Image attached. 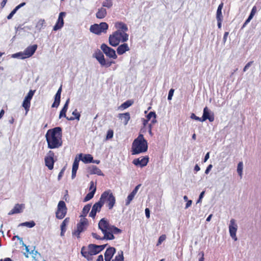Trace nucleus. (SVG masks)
Returning a JSON list of instances; mask_svg holds the SVG:
<instances>
[{"label": "nucleus", "mask_w": 261, "mask_h": 261, "mask_svg": "<svg viewBox=\"0 0 261 261\" xmlns=\"http://www.w3.org/2000/svg\"><path fill=\"white\" fill-rule=\"evenodd\" d=\"M115 27L117 30L110 35L109 38V43L112 46H116L120 42H125L128 39V34L126 33L128 30L126 24L117 22L115 23Z\"/></svg>", "instance_id": "nucleus-1"}, {"label": "nucleus", "mask_w": 261, "mask_h": 261, "mask_svg": "<svg viewBox=\"0 0 261 261\" xmlns=\"http://www.w3.org/2000/svg\"><path fill=\"white\" fill-rule=\"evenodd\" d=\"M62 129L60 127H56L47 131L45 138L47 147L49 149L59 148L62 145Z\"/></svg>", "instance_id": "nucleus-2"}, {"label": "nucleus", "mask_w": 261, "mask_h": 261, "mask_svg": "<svg viewBox=\"0 0 261 261\" xmlns=\"http://www.w3.org/2000/svg\"><path fill=\"white\" fill-rule=\"evenodd\" d=\"M147 142L144 138L143 135L140 134L132 143L131 148L132 154L135 155L144 153L147 151Z\"/></svg>", "instance_id": "nucleus-3"}, {"label": "nucleus", "mask_w": 261, "mask_h": 261, "mask_svg": "<svg viewBox=\"0 0 261 261\" xmlns=\"http://www.w3.org/2000/svg\"><path fill=\"white\" fill-rule=\"evenodd\" d=\"M99 199L103 205L106 203L109 210H112L116 203L115 197L110 190L103 192Z\"/></svg>", "instance_id": "nucleus-4"}, {"label": "nucleus", "mask_w": 261, "mask_h": 261, "mask_svg": "<svg viewBox=\"0 0 261 261\" xmlns=\"http://www.w3.org/2000/svg\"><path fill=\"white\" fill-rule=\"evenodd\" d=\"M111 226V225L105 218L101 219L98 223V228L103 233V238H106V240H112L115 238L114 235L111 233H108Z\"/></svg>", "instance_id": "nucleus-5"}, {"label": "nucleus", "mask_w": 261, "mask_h": 261, "mask_svg": "<svg viewBox=\"0 0 261 261\" xmlns=\"http://www.w3.org/2000/svg\"><path fill=\"white\" fill-rule=\"evenodd\" d=\"M37 48V45L34 44L28 46L23 53L19 52L14 54L12 55L13 58H18L21 59L29 58L31 57L36 51Z\"/></svg>", "instance_id": "nucleus-6"}, {"label": "nucleus", "mask_w": 261, "mask_h": 261, "mask_svg": "<svg viewBox=\"0 0 261 261\" xmlns=\"http://www.w3.org/2000/svg\"><path fill=\"white\" fill-rule=\"evenodd\" d=\"M108 27V24L106 22H101L100 24L95 23L91 25L90 30L95 34L100 35L101 33H106Z\"/></svg>", "instance_id": "nucleus-7"}, {"label": "nucleus", "mask_w": 261, "mask_h": 261, "mask_svg": "<svg viewBox=\"0 0 261 261\" xmlns=\"http://www.w3.org/2000/svg\"><path fill=\"white\" fill-rule=\"evenodd\" d=\"M67 212V207L64 201L61 200L59 202L57 211L56 212V217L58 219H63Z\"/></svg>", "instance_id": "nucleus-8"}, {"label": "nucleus", "mask_w": 261, "mask_h": 261, "mask_svg": "<svg viewBox=\"0 0 261 261\" xmlns=\"http://www.w3.org/2000/svg\"><path fill=\"white\" fill-rule=\"evenodd\" d=\"M88 225V220L85 218L81 219L80 222L77 224L76 229L72 232V234L76 236L77 238H80L81 233L86 229Z\"/></svg>", "instance_id": "nucleus-9"}, {"label": "nucleus", "mask_w": 261, "mask_h": 261, "mask_svg": "<svg viewBox=\"0 0 261 261\" xmlns=\"http://www.w3.org/2000/svg\"><path fill=\"white\" fill-rule=\"evenodd\" d=\"M100 48L107 57L114 59H116L117 58L115 50L108 46L107 44L105 43L102 44Z\"/></svg>", "instance_id": "nucleus-10"}, {"label": "nucleus", "mask_w": 261, "mask_h": 261, "mask_svg": "<svg viewBox=\"0 0 261 261\" xmlns=\"http://www.w3.org/2000/svg\"><path fill=\"white\" fill-rule=\"evenodd\" d=\"M54 152L51 150H49L47 153V155L45 158V166H47L49 170H52L54 168L55 162L54 160Z\"/></svg>", "instance_id": "nucleus-11"}, {"label": "nucleus", "mask_w": 261, "mask_h": 261, "mask_svg": "<svg viewBox=\"0 0 261 261\" xmlns=\"http://www.w3.org/2000/svg\"><path fill=\"white\" fill-rule=\"evenodd\" d=\"M149 162L148 156H143L137 159H135L133 161V163L136 166H139L141 167L146 166Z\"/></svg>", "instance_id": "nucleus-12"}, {"label": "nucleus", "mask_w": 261, "mask_h": 261, "mask_svg": "<svg viewBox=\"0 0 261 261\" xmlns=\"http://www.w3.org/2000/svg\"><path fill=\"white\" fill-rule=\"evenodd\" d=\"M102 206L103 204L99 199L98 202H96L93 205L91 211L89 214V216L93 218V219L95 218L96 213L97 212H99L101 211Z\"/></svg>", "instance_id": "nucleus-13"}, {"label": "nucleus", "mask_w": 261, "mask_h": 261, "mask_svg": "<svg viewBox=\"0 0 261 261\" xmlns=\"http://www.w3.org/2000/svg\"><path fill=\"white\" fill-rule=\"evenodd\" d=\"M237 230V225L235 222V220L232 219L230 221L229 226V231L230 236L236 241L237 240L236 237V232Z\"/></svg>", "instance_id": "nucleus-14"}, {"label": "nucleus", "mask_w": 261, "mask_h": 261, "mask_svg": "<svg viewBox=\"0 0 261 261\" xmlns=\"http://www.w3.org/2000/svg\"><path fill=\"white\" fill-rule=\"evenodd\" d=\"M65 15L66 13L64 12H62L60 13L57 21L56 22L55 25L54 27V31H57L63 27L64 25L63 18L65 16Z\"/></svg>", "instance_id": "nucleus-15"}, {"label": "nucleus", "mask_w": 261, "mask_h": 261, "mask_svg": "<svg viewBox=\"0 0 261 261\" xmlns=\"http://www.w3.org/2000/svg\"><path fill=\"white\" fill-rule=\"evenodd\" d=\"M202 122L208 119L210 122H213L214 120V116L213 113L210 115V111L207 107H205L203 109V113L201 117Z\"/></svg>", "instance_id": "nucleus-16"}, {"label": "nucleus", "mask_w": 261, "mask_h": 261, "mask_svg": "<svg viewBox=\"0 0 261 261\" xmlns=\"http://www.w3.org/2000/svg\"><path fill=\"white\" fill-rule=\"evenodd\" d=\"M25 207V204L23 203L21 204H16L14 207L8 213L9 215H12L15 214H19L22 212L23 210Z\"/></svg>", "instance_id": "nucleus-17"}, {"label": "nucleus", "mask_w": 261, "mask_h": 261, "mask_svg": "<svg viewBox=\"0 0 261 261\" xmlns=\"http://www.w3.org/2000/svg\"><path fill=\"white\" fill-rule=\"evenodd\" d=\"M81 254L88 261H92L93 259V254L91 252L90 250H89L88 247H86L83 246L81 249Z\"/></svg>", "instance_id": "nucleus-18"}, {"label": "nucleus", "mask_w": 261, "mask_h": 261, "mask_svg": "<svg viewBox=\"0 0 261 261\" xmlns=\"http://www.w3.org/2000/svg\"><path fill=\"white\" fill-rule=\"evenodd\" d=\"M115 252L116 249L114 247H110L107 248L104 254L105 261H111Z\"/></svg>", "instance_id": "nucleus-19"}, {"label": "nucleus", "mask_w": 261, "mask_h": 261, "mask_svg": "<svg viewBox=\"0 0 261 261\" xmlns=\"http://www.w3.org/2000/svg\"><path fill=\"white\" fill-rule=\"evenodd\" d=\"M61 92H62V86H61L60 87V88L58 90V91L55 96L54 102L51 106L52 108H58L59 107L60 103Z\"/></svg>", "instance_id": "nucleus-20"}, {"label": "nucleus", "mask_w": 261, "mask_h": 261, "mask_svg": "<svg viewBox=\"0 0 261 261\" xmlns=\"http://www.w3.org/2000/svg\"><path fill=\"white\" fill-rule=\"evenodd\" d=\"M61 92H62V86H61L60 87V88L58 90V91L55 96L54 102L51 106L52 108H58L59 107L60 103Z\"/></svg>", "instance_id": "nucleus-21"}, {"label": "nucleus", "mask_w": 261, "mask_h": 261, "mask_svg": "<svg viewBox=\"0 0 261 261\" xmlns=\"http://www.w3.org/2000/svg\"><path fill=\"white\" fill-rule=\"evenodd\" d=\"M129 50V47L127 44L123 43L119 45L117 48V52L119 55H123L126 51Z\"/></svg>", "instance_id": "nucleus-22"}, {"label": "nucleus", "mask_w": 261, "mask_h": 261, "mask_svg": "<svg viewBox=\"0 0 261 261\" xmlns=\"http://www.w3.org/2000/svg\"><path fill=\"white\" fill-rule=\"evenodd\" d=\"M80 160L78 159L77 158H75L73 165H72V174H71V177L72 179L74 178L76 176V171L79 168V164Z\"/></svg>", "instance_id": "nucleus-23"}, {"label": "nucleus", "mask_w": 261, "mask_h": 261, "mask_svg": "<svg viewBox=\"0 0 261 261\" xmlns=\"http://www.w3.org/2000/svg\"><path fill=\"white\" fill-rule=\"evenodd\" d=\"M83 154L81 153L79 154L80 159L79 160H81L85 163H93L94 162L93 161V158L91 154H85L84 156L82 158Z\"/></svg>", "instance_id": "nucleus-24"}, {"label": "nucleus", "mask_w": 261, "mask_h": 261, "mask_svg": "<svg viewBox=\"0 0 261 261\" xmlns=\"http://www.w3.org/2000/svg\"><path fill=\"white\" fill-rule=\"evenodd\" d=\"M94 57L100 64H105V59L104 55L99 50L95 52Z\"/></svg>", "instance_id": "nucleus-25"}, {"label": "nucleus", "mask_w": 261, "mask_h": 261, "mask_svg": "<svg viewBox=\"0 0 261 261\" xmlns=\"http://www.w3.org/2000/svg\"><path fill=\"white\" fill-rule=\"evenodd\" d=\"M70 218L69 217L66 218L61 224V236L62 237L64 236L65 232L66 230V225L69 223Z\"/></svg>", "instance_id": "nucleus-26"}, {"label": "nucleus", "mask_w": 261, "mask_h": 261, "mask_svg": "<svg viewBox=\"0 0 261 261\" xmlns=\"http://www.w3.org/2000/svg\"><path fill=\"white\" fill-rule=\"evenodd\" d=\"M69 98H68L65 103L64 104V106L63 107V108L62 109V110H61L60 111V115H59V118H61L62 117H65L66 118V113L67 111V109H68V104H69Z\"/></svg>", "instance_id": "nucleus-27"}, {"label": "nucleus", "mask_w": 261, "mask_h": 261, "mask_svg": "<svg viewBox=\"0 0 261 261\" xmlns=\"http://www.w3.org/2000/svg\"><path fill=\"white\" fill-rule=\"evenodd\" d=\"M107 15V11L106 9L101 7L98 10L96 14V16L97 18L102 19L105 17Z\"/></svg>", "instance_id": "nucleus-28"}, {"label": "nucleus", "mask_w": 261, "mask_h": 261, "mask_svg": "<svg viewBox=\"0 0 261 261\" xmlns=\"http://www.w3.org/2000/svg\"><path fill=\"white\" fill-rule=\"evenodd\" d=\"M119 118L122 120L124 119V124L126 125L128 123V121L130 119V115L128 112H126L123 114H119L118 116Z\"/></svg>", "instance_id": "nucleus-29"}, {"label": "nucleus", "mask_w": 261, "mask_h": 261, "mask_svg": "<svg viewBox=\"0 0 261 261\" xmlns=\"http://www.w3.org/2000/svg\"><path fill=\"white\" fill-rule=\"evenodd\" d=\"M25 4V3H22L17 6H16L12 11L7 16V19H10L12 18L13 16L16 13L17 11L22 6H24Z\"/></svg>", "instance_id": "nucleus-30"}, {"label": "nucleus", "mask_w": 261, "mask_h": 261, "mask_svg": "<svg viewBox=\"0 0 261 261\" xmlns=\"http://www.w3.org/2000/svg\"><path fill=\"white\" fill-rule=\"evenodd\" d=\"M72 114L74 116L73 117H70V118L66 117V119L68 120H73L74 119H77V120H80L81 114L78 112L77 109H75Z\"/></svg>", "instance_id": "nucleus-31"}, {"label": "nucleus", "mask_w": 261, "mask_h": 261, "mask_svg": "<svg viewBox=\"0 0 261 261\" xmlns=\"http://www.w3.org/2000/svg\"><path fill=\"white\" fill-rule=\"evenodd\" d=\"M121 232H122V230L116 227V226H115L114 225L111 226L109 231H108V233H111V234L113 235V234H119V233H121Z\"/></svg>", "instance_id": "nucleus-32"}, {"label": "nucleus", "mask_w": 261, "mask_h": 261, "mask_svg": "<svg viewBox=\"0 0 261 261\" xmlns=\"http://www.w3.org/2000/svg\"><path fill=\"white\" fill-rule=\"evenodd\" d=\"M146 117L148 120H150L151 118H152L151 120V124H154L156 122V114L154 112H150L146 116Z\"/></svg>", "instance_id": "nucleus-33"}, {"label": "nucleus", "mask_w": 261, "mask_h": 261, "mask_svg": "<svg viewBox=\"0 0 261 261\" xmlns=\"http://www.w3.org/2000/svg\"><path fill=\"white\" fill-rule=\"evenodd\" d=\"M133 103V101L130 100H128L123 102L119 107V109L124 110L131 106Z\"/></svg>", "instance_id": "nucleus-34"}, {"label": "nucleus", "mask_w": 261, "mask_h": 261, "mask_svg": "<svg viewBox=\"0 0 261 261\" xmlns=\"http://www.w3.org/2000/svg\"><path fill=\"white\" fill-rule=\"evenodd\" d=\"M22 106L25 109V114L27 115L30 110V108L31 107V102L24 99L23 102H22Z\"/></svg>", "instance_id": "nucleus-35"}, {"label": "nucleus", "mask_w": 261, "mask_h": 261, "mask_svg": "<svg viewBox=\"0 0 261 261\" xmlns=\"http://www.w3.org/2000/svg\"><path fill=\"white\" fill-rule=\"evenodd\" d=\"M95 193V189H93V190H92L86 195V196L85 197L84 199V201L86 202L91 199L93 197Z\"/></svg>", "instance_id": "nucleus-36"}, {"label": "nucleus", "mask_w": 261, "mask_h": 261, "mask_svg": "<svg viewBox=\"0 0 261 261\" xmlns=\"http://www.w3.org/2000/svg\"><path fill=\"white\" fill-rule=\"evenodd\" d=\"M124 257L123 251H120L118 252V254L115 256L114 259L112 260V261H123Z\"/></svg>", "instance_id": "nucleus-37"}, {"label": "nucleus", "mask_w": 261, "mask_h": 261, "mask_svg": "<svg viewBox=\"0 0 261 261\" xmlns=\"http://www.w3.org/2000/svg\"><path fill=\"white\" fill-rule=\"evenodd\" d=\"M91 205L90 204H88L84 206V208L82 210V216L85 217L87 216L88 213H89L90 208H91Z\"/></svg>", "instance_id": "nucleus-38"}, {"label": "nucleus", "mask_w": 261, "mask_h": 261, "mask_svg": "<svg viewBox=\"0 0 261 261\" xmlns=\"http://www.w3.org/2000/svg\"><path fill=\"white\" fill-rule=\"evenodd\" d=\"M95 244H89L88 247L89 250H90L91 252L93 255H96L98 253V251L96 250V248L95 247Z\"/></svg>", "instance_id": "nucleus-39"}, {"label": "nucleus", "mask_w": 261, "mask_h": 261, "mask_svg": "<svg viewBox=\"0 0 261 261\" xmlns=\"http://www.w3.org/2000/svg\"><path fill=\"white\" fill-rule=\"evenodd\" d=\"M243 164L242 162H240L238 164L237 172L240 175V177L242 178L243 174Z\"/></svg>", "instance_id": "nucleus-40"}, {"label": "nucleus", "mask_w": 261, "mask_h": 261, "mask_svg": "<svg viewBox=\"0 0 261 261\" xmlns=\"http://www.w3.org/2000/svg\"><path fill=\"white\" fill-rule=\"evenodd\" d=\"M35 92V90H30L27 95L25 97L24 99L31 102Z\"/></svg>", "instance_id": "nucleus-41"}, {"label": "nucleus", "mask_w": 261, "mask_h": 261, "mask_svg": "<svg viewBox=\"0 0 261 261\" xmlns=\"http://www.w3.org/2000/svg\"><path fill=\"white\" fill-rule=\"evenodd\" d=\"M21 226H26L29 228H32L35 225V223L33 221H31L30 222H25L20 224Z\"/></svg>", "instance_id": "nucleus-42"}, {"label": "nucleus", "mask_w": 261, "mask_h": 261, "mask_svg": "<svg viewBox=\"0 0 261 261\" xmlns=\"http://www.w3.org/2000/svg\"><path fill=\"white\" fill-rule=\"evenodd\" d=\"M135 196V195H134L132 193H130L128 195V196H127V199L126 200V201H125V205H128L130 204V203L132 201V200L134 199Z\"/></svg>", "instance_id": "nucleus-43"}, {"label": "nucleus", "mask_w": 261, "mask_h": 261, "mask_svg": "<svg viewBox=\"0 0 261 261\" xmlns=\"http://www.w3.org/2000/svg\"><path fill=\"white\" fill-rule=\"evenodd\" d=\"M92 173L93 174H96L99 175L102 174L101 170L96 166H94L93 167Z\"/></svg>", "instance_id": "nucleus-44"}, {"label": "nucleus", "mask_w": 261, "mask_h": 261, "mask_svg": "<svg viewBox=\"0 0 261 261\" xmlns=\"http://www.w3.org/2000/svg\"><path fill=\"white\" fill-rule=\"evenodd\" d=\"M166 236L165 234H162V236H161L159 238L156 245L159 246L160 244H161L162 243L166 240Z\"/></svg>", "instance_id": "nucleus-45"}, {"label": "nucleus", "mask_w": 261, "mask_h": 261, "mask_svg": "<svg viewBox=\"0 0 261 261\" xmlns=\"http://www.w3.org/2000/svg\"><path fill=\"white\" fill-rule=\"evenodd\" d=\"M114 132L112 129H109L107 132L106 139L109 140L112 139L113 137Z\"/></svg>", "instance_id": "nucleus-46"}, {"label": "nucleus", "mask_w": 261, "mask_h": 261, "mask_svg": "<svg viewBox=\"0 0 261 261\" xmlns=\"http://www.w3.org/2000/svg\"><path fill=\"white\" fill-rule=\"evenodd\" d=\"M256 11H257L256 7V6H254V7L252 8V10H251V13H250V15H249V17H248V18H249V19H252V18H253V17L254 16V15H255V14L256 13Z\"/></svg>", "instance_id": "nucleus-47"}, {"label": "nucleus", "mask_w": 261, "mask_h": 261, "mask_svg": "<svg viewBox=\"0 0 261 261\" xmlns=\"http://www.w3.org/2000/svg\"><path fill=\"white\" fill-rule=\"evenodd\" d=\"M107 244L102 245H95V247L96 248V250L98 251V253L103 250L105 247L107 246Z\"/></svg>", "instance_id": "nucleus-48"}, {"label": "nucleus", "mask_w": 261, "mask_h": 261, "mask_svg": "<svg viewBox=\"0 0 261 261\" xmlns=\"http://www.w3.org/2000/svg\"><path fill=\"white\" fill-rule=\"evenodd\" d=\"M113 5V4H112V1H106V2H104L103 4H102V6L103 7H107V8H110L111 6H112Z\"/></svg>", "instance_id": "nucleus-49"}, {"label": "nucleus", "mask_w": 261, "mask_h": 261, "mask_svg": "<svg viewBox=\"0 0 261 261\" xmlns=\"http://www.w3.org/2000/svg\"><path fill=\"white\" fill-rule=\"evenodd\" d=\"M216 18L217 19H223L222 11L217 10Z\"/></svg>", "instance_id": "nucleus-50"}, {"label": "nucleus", "mask_w": 261, "mask_h": 261, "mask_svg": "<svg viewBox=\"0 0 261 261\" xmlns=\"http://www.w3.org/2000/svg\"><path fill=\"white\" fill-rule=\"evenodd\" d=\"M92 237L95 238V239H97V240H105L106 239V238H103V237H100L98 234H97L96 233H94L93 232L92 233Z\"/></svg>", "instance_id": "nucleus-51"}, {"label": "nucleus", "mask_w": 261, "mask_h": 261, "mask_svg": "<svg viewBox=\"0 0 261 261\" xmlns=\"http://www.w3.org/2000/svg\"><path fill=\"white\" fill-rule=\"evenodd\" d=\"M190 118L191 119H194V120H198V121L202 122V120H201L202 118H200V117L196 116L194 113H192L191 114Z\"/></svg>", "instance_id": "nucleus-52"}, {"label": "nucleus", "mask_w": 261, "mask_h": 261, "mask_svg": "<svg viewBox=\"0 0 261 261\" xmlns=\"http://www.w3.org/2000/svg\"><path fill=\"white\" fill-rule=\"evenodd\" d=\"M115 63V62L114 61H106L105 60V64H101V66H105L107 67H109L112 65V64Z\"/></svg>", "instance_id": "nucleus-53"}, {"label": "nucleus", "mask_w": 261, "mask_h": 261, "mask_svg": "<svg viewBox=\"0 0 261 261\" xmlns=\"http://www.w3.org/2000/svg\"><path fill=\"white\" fill-rule=\"evenodd\" d=\"M174 90L173 89H171L169 90V93H168V100H171L172 99L173 95V93H174Z\"/></svg>", "instance_id": "nucleus-54"}, {"label": "nucleus", "mask_w": 261, "mask_h": 261, "mask_svg": "<svg viewBox=\"0 0 261 261\" xmlns=\"http://www.w3.org/2000/svg\"><path fill=\"white\" fill-rule=\"evenodd\" d=\"M253 61H250L243 68V71L245 72L249 67L251 66V65L253 63Z\"/></svg>", "instance_id": "nucleus-55"}, {"label": "nucleus", "mask_w": 261, "mask_h": 261, "mask_svg": "<svg viewBox=\"0 0 261 261\" xmlns=\"http://www.w3.org/2000/svg\"><path fill=\"white\" fill-rule=\"evenodd\" d=\"M95 189V191L96 190V187L95 185L94 182L93 181H91L90 182V186L89 188V190L91 191L92 190H93V189Z\"/></svg>", "instance_id": "nucleus-56"}, {"label": "nucleus", "mask_w": 261, "mask_h": 261, "mask_svg": "<svg viewBox=\"0 0 261 261\" xmlns=\"http://www.w3.org/2000/svg\"><path fill=\"white\" fill-rule=\"evenodd\" d=\"M140 186V185H138V186H137L131 193L135 195L137 194Z\"/></svg>", "instance_id": "nucleus-57"}, {"label": "nucleus", "mask_w": 261, "mask_h": 261, "mask_svg": "<svg viewBox=\"0 0 261 261\" xmlns=\"http://www.w3.org/2000/svg\"><path fill=\"white\" fill-rule=\"evenodd\" d=\"M228 34H229V32H226L224 33L223 38V41L224 43H225L226 42Z\"/></svg>", "instance_id": "nucleus-58"}, {"label": "nucleus", "mask_w": 261, "mask_h": 261, "mask_svg": "<svg viewBox=\"0 0 261 261\" xmlns=\"http://www.w3.org/2000/svg\"><path fill=\"white\" fill-rule=\"evenodd\" d=\"M45 23V21L43 19H40L38 21L36 26H40L42 27Z\"/></svg>", "instance_id": "nucleus-59"}, {"label": "nucleus", "mask_w": 261, "mask_h": 261, "mask_svg": "<svg viewBox=\"0 0 261 261\" xmlns=\"http://www.w3.org/2000/svg\"><path fill=\"white\" fill-rule=\"evenodd\" d=\"M212 167H213L212 165H211V164L209 165L205 171V173L208 174L209 173L210 171L211 170Z\"/></svg>", "instance_id": "nucleus-60"}, {"label": "nucleus", "mask_w": 261, "mask_h": 261, "mask_svg": "<svg viewBox=\"0 0 261 261\" xmlns=\"http://www.w3.org/2000/svg\"><path fill=\"white\" fill-rule=\"evenodd\" d=\"M145 212L146 217L147 218H149L150 217V211H149V208H146L145 210Z\"/></svg>", "instance_id": "nucleus-61"}, {"label": "nucleus", "mask_w": 261, "mask_h": 261, "mask_svg": "<svg viewBox=\"0 0 261 261\" xmlns=\"http://www.w3.org/2000/svg\"><path fill=\"white\" fill-rule=\"evenodd\" d=\"M192 203V201L191 200H188L187 201V202L186 204V208H188L189 206H190L191 205Z\"/></svg>", "instance_id": "nucleus-62"}, {"label": "nucleus", "mask_w": 261, "mask_h": 261, "mask_svg": "<svg viewBox=\"0 0 261 261\" xmlns=\"http://www.w3.org/2000/svg\"><path fill=\"white\" fill-rule=\"evenodd\" d=\"M64 168L62 169L61 171L60 172V173H59V175H58V179H60L61 178V177L63 176V174L64 173Z\"/></svg>", "instance_id": "nucleus-63"}, {"label": "nucleus", "mask_w": 261, "mask_h": 261, "mask_svg": "<svg viewBox=\"0 0 261 261\" xmlns=\"http://www.w3.org/2000/svg\"><path fill=\"white\" fill-rule=\"evenodd\" d=\"M96 261H103V257L102 255L100 254L98 255Z\"/></svg>", "instance_id": "nucleus-64"}]
</instances>
